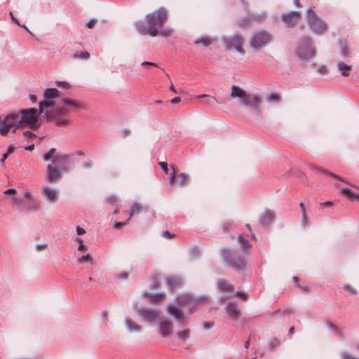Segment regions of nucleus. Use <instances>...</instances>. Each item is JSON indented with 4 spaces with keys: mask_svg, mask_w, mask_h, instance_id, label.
I'll list each match as a JSON object with an SVG mask.
<instances>
[{
    "mask_svg": "<svg viewBox=\"0 0 359 359\" xmlns=\"http://www.w3.org/2000/svg\"><path fill=\"white\" fill-rule=\"evenodd\" d=\"M238 97L241 100V104L245 107H252L258 109L261 104V99L256 95H248L247 93L237 86L231 87L230 98Z\"/></svg>",
    "mask_w": 359,
    "mask_h": 359,
    "instance_id": "nucleus-3",
    "label": "nucleus"
},
{
    "mask_svg": "<svg viewBox=\"0 0 359 359\" xmlns=\"http://www.w3.org/2000/svg\"><path fill=\"white\" fill-rule=\"evenodd\" d=\"M97 22V20L95 19H91L87 24H86V27L88 28V29H92L94 27V26L95 25Z\"/></svg>",
    "mask_w": 359,
    "mask_h": 359,
    "instance_id": "nucleus-52",
    "label": "nucleus"
},
{
    "mask_svg": "<svg viewBox=\"0 0 359 359\" xmlns=\"http://www.w3.org/2000/svg\"><path fill=\"white\" fill-rule=\"evenodd\" d=\"M308 22L313 32L318 34H323L327 30V25L325 21L318 17L312 8L307 11Z\"/></svg>",
    "mask_w": 359,
    "mask_h": 359,
    "instance_id": "nucleus-10",
    "label": "nucleus"
},
{
    "mask_svg": "<svg viewBox=\"0 0 359 359\" xmlns=\"http://www.w3.org/2000/svg\"><path fill=\"white\" fill-rule=\"evenodd\" d=\"M309 168H311V170H313V172L318 173V172H322V173H325L326 175H330V177L334 178V179H337V180H341V182L346 183V184H350V185H352L351 184H350L349 182L345 181L344 180L341 179L339 176L332 173V172H329L328 170H325L322 168H320L316 165H309Z\"/></svg>",
    "mask_w": 359,
    "mask_h": 359,
    "instance_id": "nucleus-20",
    "label": "nucleus"
},
{
    "mask_svg": "<svg viewBox=\"0 0 359 359\" xmlns=\"http://www.w3.org/2000/svg\"><path fill=\"white\" fill-rule=\"evenodd\" d=\"M76 241L77 242L79 243V248H78V250H86V245L83 244V240L81 238H76Z\"/></svg>",
    "mask_w": 359,
    "mask_h": 359,
    "instance_id": "nucleus-48",
    "label": "nucleus"
},
{
    "mask_svg": "<svg viewBox=\"0 0 359 359\" xmlns=\"http://www.w3.org/2000/svg\"><path fill=\"white\" fill-rule=\"evenodd\" d=\"M351 68V65H347L343 62H339L337 64V69L344 76H349Z\"/></svg>",
    "mask_w": 359,
    "mask_h": 359,
    "instance_id": "nucleus-29",
    "label": "nucleus"
},
{
    "mask_svg": "<svg viewBox=\"0 0 359 359\" xmlns=\"http://www.w3.org/2000/svg\"><path fill=\"white\" fill-rule=\"evenodd\" d=\"M226 312L228 316L233 319H238L239 317V309L234 304H229L226 306Z\"/></svg>",
    "mask_w": 359,
    "mask_h": 359,
    "instance_id": "nucleus-27",
    "label": "nucleus"
},
{
    "mask_svg": "<svg viewBox=\"0 0 359 359\" xmlns=\"http://www.w3.org/2000/svg\"><path fill=\"white\" fill-rule=\"evenodd\" d=\"M160 274H154L151 276V288L156 290L160 285Z\"/></svg>",
    "mask_w": 359,
    "mask_h": 359,
    "instance_id": "nucleus-34",
    "label": "nucleus"
},
{
    "mask_svg": "<svg viewBox=\"0 0 359 359\" xmlns=\"http://www.w3.org/2000/svg\"><path fill=\"white\" fill-rule=\"evenodd\" d=\"M212 327H213V323H212L208 322V323H205L203 324V327L205 329H209V328H211Z\"/></svg>",
    "mask_w": 359,
    "mask_h": 359,
    "instance_id": "nucleus-62",
    "label": "nucleus"
},
{
    "mask_svg": "<svg viewBox=\"0 0 359 359\" xmlns=\"http://www.w3.org/2000/svg\"><path fill=\"white\" fill-rule=\"evenodd\" d=\"M196 98H205V100H203L201 104L204 106L212 108L214 107L217 104H218V102L217 99L212 96L208 95H201L196 97Z\"/></svg>",
    "mask_w": 359,
    "mask_h": 359,
    "instance_id": "nucleus-21",
    "label": "nucleus"
},
{
    "mask_svg": "<svg viewBox=\"0 0 359 359\" xmlns=\"http://www.w3.org/2000/svg\"><path fill=\"white\" fill-rule=\"evenodd\" d=\"M279 344H280V341L278 339H274L271 343V346L273 347L278 346Z\"/></svg>",
    "mask_w": 359,
    "mask_h": 359,
    "instance_id": "nucleus-57",
    "label": "nucleus"
},
{
    "mask_svg": "<svg viewBox=\"0 0 359 359\" xmlns=\"http://www.w3.org/2000/svg\"><path fill=\"white\" fill-rule=\"evenodd\" d=\"M168 312L171 315L174 316L179 320H183L184 317L181 312L173 306H169L168 307Z\"/></svg>",
    "mask_w": 359,
    "mask_h": 359,
    "instance_id": "nucleus-33",
    "label": "nucleus"
},
{
    "mask_svg": "<svg viewBox=\"0 0 359 359\" xmlns=\"http://www.w3.org/2000/svg\"><path fill=\"white\" fill-rule=\"evenodd\" d=\"M73 57L75 59H83V60H87L90 57V53L87 51H80L76 52L74 55Z\"/></svg>",
    "mask_w": 359,
    "mask_h": 359,
    "instance_id": "nucleus-35",
    "label": "nucleus"
},
{
    "mask_svg": "<svg viewBox=\"0 0 359 359\" xmlns=\"http://www.w3.org/2000/svg\"><path fill=\"white\" fill-rule=\"evenodd\" d=\"M251 20H252L248 17L243 18L237 21V25L239 27H244L245 26L248 25L250 23Z\"/></svg>",
    "mask_w": 359,
    "mask_h": 359,
    "instance_id": "nucleus-37",
    "label": "nucleus"
},
{
    "mask_svg": "<svg viewBox=\"0 0 359 359\" xmlns=\"http://www.w3.org/2000/svg\"><path fill=\"white\" fill-rule=\"evenodd\" d=\"M15 192H16V190H15V189H13V188H9V189H6V190L4 192V194H15Z\"/></svg>",
    "mask_w": 359,
    "mask_h": 359,
    "instance_id": "nucleus-55",
    "label": "nucleus"
},
{
    "mask_svg": "<svg viewBox=\"0 0 359 359\" xmlns=\"http://www.w3.org/2000/svg\"><path fill=\"white\" fill-rule=\"evenodd\" d=\"M69 111L65 107L46 111L44 118L48 121L54 123L57 126H67L69 124Z\"/></svg>",
    "mask_w": 359,
    "mask_h": 359,
    "instance_id": "nucleus-6",
    "label": "nucleus"
},
{
    "mask_svg": "<svg viewBox=\"0 0 359 359\" xmlns=\"http://www.w3.org/2000/svg\"><path fill=\"white\" fill-rule=\"evenodd\" d=\"M48 173L46 175V180L49 182H54L58 181L61 178V174L63 171L55 168L52 164L47 165Z\"/></svg>",
    "mask_w": 359,
    "mask_h": 359,
    "instance_id": "nucleus-17",
    "label": "nucleus"
},
{
    "mask_svg": "<svg viewBox=\"0 0 359 359\" xmlns=\"http://www.w3.org/2000/svg\"><path fill=\"white\" fill-rule=\"evenodd\" d=\"M275 218V215L271 210H265L259 219V223L263 226H266L270 224Z\"/></svg>",
    "mask_w": 359,
    "mask_h": 359,
    "instance_id": "nucleus-19",
    "label": "nucleus"
},
{
    "mask_svg": "<svg viewBox=\"0 0 359 359\" xmlns=\"http://www.w3.org/2000/svg\"><path fill=\"white\" fill-rule=\"evenodd\" d=\"M340 50H341V55L344 56V57H346L348 55V47L344 43H341V46H340Z\"/></svg>",
    "mask_w": 359,
    "mask_h": 359,
    "instance_id": "nucleus-40",
    "label": "nucleus"
},
{
    "mask_svg": "<svg viewBox=\"0 0 359 359\" xmlns=\"http://www.w3.org/2000/svg\"><path fill=\"white\" fill-rule=\"evenodd\" d=\"M41 195L49 202L54 203L57 200L58 192L56 189L48 186H43L41 188Z\"/></svg>",
    "mask_w": 359,
    "mask_h": 359,
    "instance_id": "nucleus-16",
    "label": "nucleus"
},
{
    "mask_svg": "<svg viewBox=\"0 0 359 359\" xmlns=\"http://www.w3.org/2000/svg\"><path fill=\"white\" fill-rule=\"evenodd\" d=\"M47 247L46 244H42V245H37L36 248L37 250H41Z\"/></svg>",
    "mask_w": 359,
    "mask_h": 359,
    "instance_id": "nucleus-64",
    "label": "nucleus"
},
{
    "mask_svg": "<svg viewBox=\"0 0 359 359\" xmlns=\"http://www.w3.org/2000/svg\"><path fill=\"white\" fill-rule=\"evenodd\" d=\"M163 237H165V238H168V239H171V238H173L175 237V234H174L168 231H164L163 232Z\"/></svg>",
    "mask_w": 359,
    "mask_h": 359,
    "instance_id": "nucleus-46",
    "label": "nucleus"
},
{
    "mask_svg": "<svg viewBox=\"0 0 359 359\" xmlns=\"http://www.w3.org/2000/svg\"><path fill=\"white\" fill-rule=\"evenodd\" d=\"M142 210L143 206L138 203H135L130 208L128 219L130 220L134 215L140 214Z\"/></svg>",
    "mask_w": 359,
    "mask_h": 359,
    "instance_id": "nucleus-32",
    "label": "nucleus"
},
{
    "mask_svg": "<svg viewBox=\"0 0 359 359\" xmlns=\"http://www.w3.org/2000/svg\"><path fill=\"white\" fill-rule=\"evenodd\" d=\"M297 54L301 60H306L314 56L315 51L311 46V39L310 37L305 36L302 39Z\"/></svg>",
    "mask_w": 359,
    "mask_h": 359,
    "instance_id": "nucleus-11",
    "label": "nucleus"
},
{
    "mask_svg": "<svg viewBox=\"0 0 359 359\" xmlns=\"http://www.w3.org/2000/svg\"><path fill=\"white\" fill-rule=\"evenodd\" d=\"M53 107V102L49 101H43L39 103V112L36 109L29 108L27 109H21L15 114H18V121L20 127H22L24 124H27L30 128L36 130L38 128L37 117L39 114L43 112L44 109Z\"/></svg>",
    "mask_w": 359,
    "mask_h": 359,
    "instance_id": "nucleus-2",
    "label": "nucleus"
},
{
    "mask_svg": "<svg viewBox=\"0 0 359 359\" xmlns=\"http://www.w3.org/2000/svg\"><path fill=\"white\" fill-rule=\"evenodd\" d=\"M236 297L241 298L243 300H246L248 297V294L243 291H237L235 293Z\"/></svg>",
    "mask_w": 359,
    "mask_h": 359,
    "instance_id": "nucleus-42",
    "label": "nucleus"
},
{
    "mask_svg": "<svg viewBox=\"0 0 359 359\" xmlns=\"http://www.w3.org/2000/svg\"><path fill=\"white\" fill-rule=\"evenodd\" d=\"M222 255L223 257L225 264L231 267L235 271L243 270L245 265V259L243 257L237 255L233 250L228 248L222 250Z\"/></svg>",
    "mask_w": 359,
    "mask_h": 359,
    "instance_id": "nucleus-5",
    "label": "nucleus"
},
{
    "mask_svg": "<svg viewBox=\"0 0 359 359\" xmlns=\"http://www.w3.org/2000/svg\"><path fill=\"white\" fill-rule=\"evenodd\" d=\"M138 314L144 321L152 323L158 317V311L150 308L141 307L137 309Z\"/></svg>",
    "mask_w": 359,
    "mask_h": 359,
    "instance_id": "nucleus-13",
    "label": "nucleus"
},
{
    "mask_svg": "<svg viewBox=\"0 0 359 359\" xmlns=\"http://www.w3.org/2000/svg\"><path fill=\"white\" fill-rule=\"evenodd\" d=\"M339 193L346 197L350 201H358L359 202V194L354 193L348 188H342L339 190Z\"/></svg>",
    "mask_w": 359,
    "mask_h": 359,
    "instance_id": "nucleus-25",
    "label": "nucleus"
},
{
    "mask_svg": "<svg viewBox=\"0 0 359 359\" xmlns=\"http://www.w3.org/2000/svg\"><path fill=\"white\" fill-rule=\"evenodd\" d=\"M144 297L149 299L150 302L155 303L163 301L165 295V294L163 293L151 294L149 292H146L144 294Z\"/></svg>",
    "mask_w": 359,
    "mask_h": 359,
    "instance_id": "nucleus-28",
    "label": "nucleus"
},
{
    "mask_svg": "<svg viewBox=\"0 0 359 359\" xmlns=\"http://www.w3.org/2000/svg\"><path fill=\"white\" fill-rule=\"evenodd\" d=\"M106 202L111 205H115L117 203V198L115 196H110L106 198Z\"/></svg>",
    "mask_w": 359,
    "mask_h": 359,
    "instance_id": "nucleus-41",
    "label": "nucleus"
},
{
    "mask_svg": "<svg viewBox=\"0 0 359 359\" xmlns=\"http://www.w3.org/2000/svg\"><path fill=\"white\" fill-rule=\"evenodd\" d=\"M76 232L78 235H83L86 233V231L82 227L78 226L76 227Z\"/></svg>",
    "mask_w": 359,
    "mask_h": 359,
    "instance_id": "nucleus-56",
    "label": "nucleus"
},
{
    "mask_svg": "<svg viewBox=\"0 0 359 359\" xmlns=\"http://www.w3.org/2000/svg\"><path fill=\"white\" fill-rule=\"evenodd\" d=\"M344 287L346 291H348L351 294H355L356 293V290L351 285H344Z\"/></svg>",
    "mask_w": 359,
    "mask_h": 359,
    "instance_id": "nucleus-51",
    "label": "nucleus"
},
{
    "mask_svg": "<svg viewBox=\"0 0 359 359\" xmlns=\"http://www.w3.org/2000/svg\"><path fill=\"white\" fill-rule=\"evenodd\" d=\"M56 149L55 148L50 149L48 153L43 154V159L48 161L52 159V165L55 168H59L61 171L67 172L70 170V161L71 156L68 154H57L55 155Z\"/></svg>",
    "mask_w": 359,
    "mask_h": 359,
    "instance_id": "nucleus-4",
    "label": "nucleus"
},
{
    "mask_svg": "<svg viewBox=\"0 0 359 359\" xmlns=\"http://www.w3.org/2000/svg\"><path fill=\"white\" fill-rule=\"evenodd\" d=\"M56 84L60 86V87H62L64 88H69V84L66 82V81H56Z\"/></svg>",
    "mask_w": 359,
    "mask_h": 359,
    "instance_id": "nucleus-50",
    "label": "nucleus"
},
{
    "mask_svg": "<svg viewBox=\"0 0 359 359\" xmlns=\"http://www.w3.org/2000/svg\"><path fill=\"white\" fill-rule=\"evenodd\" d=\"M172 169V172L168 179L170 184L172 186L177 185L181 187L186 186L189 182V175L184 172L177 175L173 167Z\"/></svg>",
    "mask_w": 359,
    "mask_h": 359,
    "instance_id": "nucleus-12",
    "label": "nucleus"
},
{
    "mask_svg": "<svg viewBox=\"0 0 359 359\" xmlns=\"http://www.w3.org/2000/svg\"><path fill=\"white\" fill-rule=\"evenodd\" d=\"M23 135L26 137L31 138L32 137H36V135L32 133L31 131L27 130L23 133Z\"/></svg>",
    "mask_w": 359,
    "mask_h": 359,
    "instance_id": "nucleus-54",
    "label": "nucleus"
},
{
    "mask_svg": "<svg viewBox=\"0 0 359 359\" xmlns=\"http://www.w3.org/2000/svg\"><path fill=\"white\" fill-rule=\"evenodd\" d=\"M167 283L171 290L178 288L182 283L181 279L178 277H168Z\"/></svg>",
    "mask_w": 359,
    "mask_h": 359,
    "instance_id": "nucleus-31",
    "label": "nucleus"
},
{
    "mask_svg": "<svg viewBox=\"0 0 359 359\" xmlns=\"http://www.w3.org/2000/svg\"><path fill=\"white\" fill-rule=\"evenodd\" d=\"M216 42V39L208 36H203L194 41L196 45H203L208 47Z\"/></svg>",
    "mask_w": 359,
    "mask_h": 359,
    "instance_id": "nucleus-24",
    "label": "nucleus"
},
{
    "mask_svg": "<svg viewBox=\"0 0 359 359\" xmlns=\"http://www.w3.org/2000/svg\"><path fill=\"white\" fill-rule=\"evenodd\" d=\"M63 104L73 109H86V106L85 104L80 102L78 100H72L71 98L65 99L63 100Z\"/></svg>",
    "mask_w": 359,
    "mask_h": 359,
    "instance_id": "nucleus-22",
    "label": "nucleus"
},
{
    "mask_svg": "<svg viewBox=\"0 0 359 359\" xmlns=\"http://www.w3.org/2000/svg\"><path fill=\"white\" fill-rule=\"evenodd\" d=\"M129 221L130 219H128V220L126 222H116L114 224V228L116 229H121L122 228L123 226H124L125 225H126L127 224L129 223Z\"/></svg>",
    "mask_w": 359,
    "mask_h": 359,
    "instance_id": "nucleus-45",
    "label": "nucleus"
},
{
    "mask_svg": "<svg viewBox=\"0 0 359 359\" xmlns=\"http://www.w3.org/2000/svg\"><path fill=\"white\" fill-rule=\"evenodd\" d=\"M13 202H14V204L18 205V206H20L21 203H22L21 200L20 198H13Z\"/></svg>",
    "mask_w": 359,
    "mask_h": 359,
    "instance_id": "nucleus-63",
    "label": "nucleus"
},
{
    "mask_svg": "<svg viewBox=\"0 0 359 359\" xmlns=\"http://www.w3.org/2000/svg\"><path fill=\"white\" fill-rule=\"evenodd\" d=\"M92 259V257L90 256V254H87L86 255H83L81 256L80 258L78 259V262L79 263H83V262H87V261H90Z\"/></svg>",
    "mask_w": 359,
    "mask_h": 359,
    "instance_id": "nucleus-43",
    "label": "nucleus"
},
{
    "mask_svg": "<svg viewBox=\"0 0 359 359\" xmlns=\"http://www.w3.org/2000/svg\"><path fill=\"white\" fill-rule=\"evenodd\" d=\"M125 323L127 327L128 331L131 332H140L142 330V326L139 325L136 323H135L130 318H126L125 320Z\"/></svg>",
    "mask_w": 359,
    "mask_h": 359,
    "instance_id": "nucleus-23",
    "label": "nucleus"
},
{
    "mask_svg": "<svg viewBox=\"0 0 359 359\" xmlns=\"http://www.w3.org/2000/svg\"><path fill=\"white\" fill-rule=\"evenodd\" d=\"M25 206L28 210H36L39 208V202L34 198L32 193L29 190H26L24 194Z\"/></svg>",
    "mask_w": 359,
    "mask_h": 359,
    "instance_id": "nucleus-14",
    "label": "nucleus"
},
{
    "mask_svg": "<svg viewBox=\"0 0 359 359\" xmlns=\"http://www.w3.org/2000/svg\"><path fill=\"white\" fill-rule=\"evenodd\" d=\"M302 224L306 226L308 224V216L306 212L302 213Z\"/></svg>",
    "mask_w": 359,
    "mask_h": 359,
    "instance_id": "nucleus-53",
    "label": "nucleus"
},
{
    "mask_svg": "<svg viewBox=\"0 0 359 359\" xmlns=\"http://www.w3.org/2000/svg\"><path fill=\"white\" fill-rule=\"evenodd\" d=\"M128 276H129V273H128V272H126V271L122 272L116 276V277L120 280L127 279L128 278Z\"/></svg>",
    "mask_w": 359,
    "mask_h": 359,
    "instance_id": "nucleus-47",
    "label": "nucleus"
},
{
    "mask_svg": "<svg viewBox=\"0 0 359 359\" xmlns=\"http://www.w3.org/2000/svg\"><path fill=\"white\" fill-rule=\"evenodd\" d=\"M181 101V98L180 97H175L172 98L170 102L172 104H177Z\"/></svg>",
    "mask_w": 359,
    "mask_h": 359,
    "instance_id": "nucleus-59",
    "label": "nucleus"
},
{
    "mask_svg": "<svg viewBox=\"0 0 359 359\" xmlns=\"http://www.w3.org/2000/svg\"><path fill=\"white\" fill-rule=\"evenodd\" d=\"M177 337L182 340H186L189 336V330H184L182 332H179L177 334Z\"/></svg>",
    "mask_w": 359,
    "mask_h": 359,
    "instance_id": "nucleus-38",
    "label": "nucleus"
},
{
    "mask_svg": "<svg viewBox=\"0 0 359 359\" xmlns=\"http://www.w3.org/2000/svg\"><path fill=\"white\" fill-rule=\"evenodd\" d=\"M19 128L18 114L11 113L4 118L0 117V135L5 136L11 131L15 133Z\"/></svg>",
    "mask_w": 359,
    "mask_h": 359,
    "instance_id": "nucleus-7",
    "label": "nucleus"
},
{
    "mask_svg": "<svg viewBox=\"0 0 359 359\" xmlns=\"http://www.w3.org/2000/svg\"><path fill=\"white\" fill-rule=\"evenodd\" d=\"M12 20L15 23L17 24L18 25H19L20 27H23L24 29H25L29 33L32 34V32L29 30V29L25 25H21L20 21L16 18H15V16L13 15V13L12 12H10L9 13Z\"/></svg>",
    "mask_w": 359,
    "mask_h": 359,
    "instance_id": "nucleus-39",
    "label": "nucleus"
},
{
    "mask_svg": "<svg viewBox=\"0 0 359 359\" xmlns=\"http://www.w3.org/2000/svg\"><path fill=\"white\" fill-rule=\"evenodd\" d=\"M245 39L241 34L235 33L233 35L223 39V43L227 50H236L238 53L244 55L245 51L243 48Z\"/></svg>",
    "mask_w": 359,
    "mask_h": 359,
    "instance_id": "nucleus-9",
    "label": "nucleus"
},
{
    "mask_svg": "<svg viewBox=\"0 0 359 359\" xmlns=\"http://www.w3.org/2000/svg\"><path fill=\"white\" fill-rule=\"evenodd\" d=\"M158 165L161 166V168H162V170H163V172L165 174H167V175L169 174V168H168L167 163L161 161L158 163Z\"/></svg>",
    "mask_w": 359,
    "mask_h": 359,
    "instance_id": "nucleus-44",
    "label": "nucleus"
},
{
    "mask_svg": "<svg viewBox=\"0 0 359 359\" xmlns=\"http://www.w3.org/2000/svg\"><path fill=\"white\" fill-rule=\"evenodd\" d=\"M238 239L239 241L241 248L243 250L250 249L251 248V245L249 243V241L244 238L242 236H239Z\"/></svg>",
    "mask_w": 359,
    "mask_h": 359,
    "instance_id": "nucleus-36",
    "label": "nucleus"
},
{
    "mask_svg": "<svg viewBox=\"0 0 359 359\" xmlns=\"http://www.w3.org/2000/svg\"><path fill=\"white\" fill-rule=\"evenodd\" d=\"M13 151H14V147L12 145H10V146H8L7 151L5 154H7L8 156H9L10 154H13Z\"/></svg>",
    "mask_w": 359,
    "mask_h": 359,
    "instance_id": "nucleus-58",
    "label": "nucleus"
},
{
    "mask_svg": "<svg viewBox=\"0 0 359 359\" xmlns=\"http://www.w3.org/2000/svg\"><path fill=\"white\" fill-rule=\"evenodd\" d=\"M168 19L167 10L161 7L156 11L148 13L145 16V22L139 21L135 23L137 31L142 35H148L152 37L161 36L169 37L173 33L170 27H163L164 24Z\"/></svg>",
    "mask_w": 359,
    "mask_h": 359,
    "instance_id": "nucleus-1",
    "label": "nucleus"
},
{
    "mask_svg": "<svg viewBox=\"0 0 359 359\" xmlns=\"http://www.w3.org/2000/svg\"><path fill=\"white\" fill-rule=\"evenodd\" d=\"M342 359H359V358H355V357H353V356H351V355H349L348 353H345V354H344V355L342 357Z\"/></svg>",
    "mask_w": 359,
    "mask_h": 359,
    "instance_id": "nucleus-60",
    "label": "nucleus"
},
{
    "mask_svg": "<svg viewBox=\"0 0 359 359\" xmlns=\"http://www.w3.org/2000/svg\"><path fill=\"white\" fill-rule=\"evenodd\" d=\"M271 35L266 31H257L252 34L250 39L251 48L259 50L267 46L271 41Z\"/></svg>",
    "mask_w": 359,
    "mask_h": 359,
    "instance_id": "nucleus-8",
    "label": "nucleus"
},
{
    "mask_svg": "<svg viewBox=\"0 0 359 359\" xmlns=\"http://www.w3.org/2000/svg\"><path fill=\"white\" fill-rule=\"evenodd\" d=\"M217 287L221 292H229L233 290V286L224 279H219L217 283Z\"/></svg>",
    "mask_w": 359,
    "mask_h": 359,
    "instance_id": "nucleus-26",
    "label": "nucleus"
},
{
    "mask_svg": "<svg viewBox=\"0 0 359 359\" xmlns=\"http://www.w3.org/2000/svg\"><path fill=\"white\" fill-rule=\"evenodd\" d=\"M301 14L297 11H292L281 15V20L285 22L288 27L294 26L299 21Z\"/></svg>",
    "mask_w": 359,
    "mask_h": 359,
    "instance_id": "nucleus-15",
    "label": "nucleus"
},
{
    "mask_svg": "<svg viewBox=\"0 0 359 359\" xmlns=\"http://www.w3.org/2000/svg\"><path fill=\"white\" fill-rule=\"evenodd\" d=\"M59 96V90L54 88H46L43 92V97L46 100H50Z\"/></svg>",
    "mask_w": 359,
    "mask_h": 359,
    "instance_id": "nucleus-30",
    "label": "nucleus"
},
{
    "mask_svg": "<svg viewBox=\"0 0 359 359\" xmlns=\"http://www.w3.org/2000/svg\"><path fill=\"white\" fill-rule=\"evenodd\" d=\"M280 100V97L277 94H271L269 96V100L271 102H278Z\"/></svg>",
    "mask_w": 359,
    "mask_h": 359,
    "instance_id": "nucleus-49",
    "label": "nucleus"
},
{
    "mask_svg": "<svg viewBox=\"0 0 359 359\" xmlns=\"http://www.w3.org/2000/svg\"><path fill=\"white\" fill-rule=\"evenodd\" d=\"M172 332V324L168 320H162L159 323V334L162 337H168Z\"/></svg>",
    "mask_w": 359,
    "mask_h": 359,
    "instance_id": "nucleus-18",
    "label": "nucleus"
},
{
    "mask_svg": "<svg viewBox=\"0 0 359 359\" xmlns=\"http://www.w3.org/2000/svg\"><path fill=\"white\" fill-rule=\"evenodd\" d=\"M142 65H149V66H152V67H157V65L154 62H142Z\"/></svg>",
    "mask_w": 359,
    "mask_h": 359,
    "instance_id": "nucleus-61",
    "label": "nucleus"
}]
</instances>
